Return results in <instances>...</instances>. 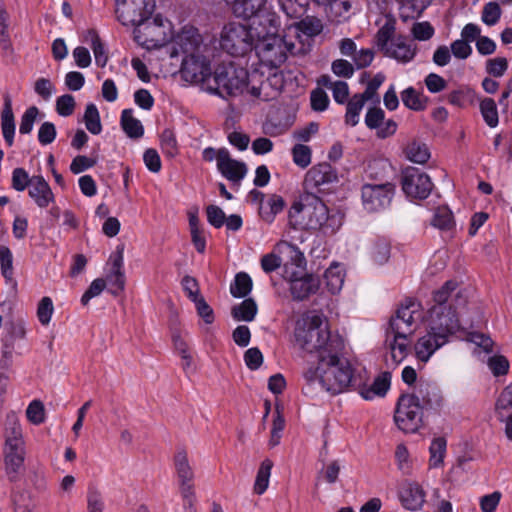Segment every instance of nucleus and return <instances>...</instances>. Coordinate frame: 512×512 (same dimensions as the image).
<instances>
[{"instance_id":"nucleus-29","label":"nucleus","mask_w":512,"mask_h":512,"mask_svg":"<svg viewBox=\"0 0 512 512\" xmlns=\"http://www.w3.org/2000/svg\"><path fill=\"white\" fill-rule=\"evenodd\" d=\"M3 109L1 111V129L6 144L10 147L14 143L15 119L12 109V99L8 93L3 97Z\"/></svg>"},{"instance_id":"nucleus-15","label":"nucleus","mask_w":512,"mask_h":512,"mask_svg":"<svg viewBox=\"0 0 512 512\" xmlns=\"http://www.w3.org/2000/svg\"><path fill=\"white\" fill-rule=\"evenodd\" d=\"M394 195V185L385 184H365L361 190L362 203L369 212H378L387 208Z\"/></svg>"},{"instance_id":"nucleus-33","label":"nucleus","mask_w":512,"mask_h":512,"mask_svg":"<svg viewBox=\"0 0 512 512\" xmlns=\"http://www.w3.org/2000/svg\"><path fill=\"white\" fill-rule=\"evenodd\" d=\"M258 307L254 299L246 298L231 309V315L236 321L251 322L255 319Z\"/></svg>"},{"instance_id":"nucleus-60","label":"nucleus","mask_w":512,"mask_h":512,"mask_svg":"<svg viewBox=\"0 0 512 512\" xmlns=\"http://www.w3.org/2000/svg\"><path fill=\"white\" fill-rule=\"evenodd\" d=\"M508 69V61L505 57H496L487 60L486 71L493 77H501Z\"/></svg>"},{"instance_id":"nucleus-39","label":"nucleus","mask_w":512,"mask_h":512,"mask_svg":"<svg viewBox=\"0 0 512 512\" xmlns=\"http://www.w3.org/2000/svg\"><path fill=\"white\" fill-rule=\"evenodd\" d=\"M282 11L290 18H301L307 12L310 0H278Z\"/></svg>"},{"instance_id":"nucleus-20","label":"nucleus","mask_w":512,"mask_h":512,"mask_svg":"<svg viewBox=\"0 0 512 512\" xmlns=\"http://www.w3.org/2000/svg\"><path fill=\"white\" fill-rule=\"evenodd\" d=\"M337 180L336 171L329 163H320L313 166L305 175L304 185L309 190L321 192L323 186Z\"/></svg>"},{"instance_id":"nucleus-5","label":"nucleus","mask_w":512,"mask_h":512,"mask_svg":"<svg viewBox=\"0 0 512 512\" xmlns=\"http://www.w3.org/2000/svg\"><path fill=\"white\" fill-rule=\"evenodd\" d=\"M457 285L456 281H446L433 293V304L428 310L429 329L445 335L447 340L460 328L456 308L451 300V294L456 290Z\"/></svg>"},{"instance_id":"nucleus-40","label":"nucleus","mask_w":512,"mask_h":512,"mask_svg":"<svg viewBox=\"0 0 512 512\" xmlns=\"http://www.w3.org/2000/svg\"><path fill=\"white\" fill-rule=\"evenodd\" d=\"M272 467L273 462L270 459H265L261 463L254 484V492L256 494L262 495L267 490Z\"/></svg>"},{"instance_id":"nucleus-22","label":"nucleus","mask_w":512,"mask_h":512,"mask_svg":"<svg viewBox=\"0 0 512 512\" xmlns=\"http://www.w3.org/2000/svg\"><path fill=\"white\" fill-rule=\"evenodd\" d=\"M447 342L448 340L445 338V335L429 329L427 334L420 337L415 343V356L418 360L427 362L435 351L444 346Z\"/></svg>"},{"instance_id":"nucleus-24","label":"nucleus","mask_w":512,"mask_h":512,"mask_svg":"<svg viewBox=\"0 0 512 512\" xmlns=\"http://www.w3.org/2000/svg\"><path fill=\"white\" fill-rule=\"evenodd\" d=\"M319 287L320 279L312 274H304L301 277L293 275L290 279V292L296 301H302L317 293Z\"/></svg>"},{"instance_id":"nucleus-52","label":"nucleus","mask_w":512,"mask_h":512,"mask_svg":"<svg viewBox=\"0 0 512 512\" xmlns=\"http://www.w3.org/2000/svg\"><path fill=\"white\" fill-rule=\"evenodd\" d=\"M395 26L392 22H386L376 34V44L383 53L390 46L391 41L395 38Z\"/></svg>"},{"instance_id":"nucleus-23","label":"nucleus","mask_w":512,"mask_h":512,"mask_svg":"<svg viewBox=\"0 0 512 512\" xmlns=\"http://www.w3.org/2000/svg\"><path fill=\"white\" fill-rule=\"evenodd\" d=\"M399 499L405 509L418 511L425 503L426 493L417 482L407 481L399 489Z\"/></svg>"},{"instance_id":"nucleus-31","label":"nucleus","mask_w":512,"mask_h":512,"mask_svg":"<svg viewBox=\"0 0 512 512\" xmlns=\"http://www.w3.org/2000/svg\"><path fill=\"white\" fill-rule=\"evenodd\" d=\"M120 125L129 138L138 139L144 134V127L141 121L133 116L132 109H124L122 111Z\"/></svg>"},{"instance_id":"nucleus-51","label":"nucleus","mask_w":512,"mask_h":512,"mask_svg":"<svg viewBox=\"0 0 512 512\" xmlns=\"http://www.w3.org/2000/svg\"><path fill=\"white\" fill-rule=\"evenodd\" d=\"M32 180L33 176H29L24 168L17 167L12 171L11 187L17 192H23L30 187Z\"/></svg>"},{"instance_id":"nucleus-58","label":"nucleus","mask_w":512,"mask_h":512,"mask_svg":"<svg viewBox=\"0 0 512 512\" xmlns=\"http://www.w3.org/2000/svg\"><path fill=\"white\" fill-rule=\"evenodd\" d=\"M54 312L53 302L50 297H43L37 308V317L39 322L46 326L50 323Z\"/></svg>"},{"instance_id":"nucleus-50","label":"nucleus","mask_w":512,"mask_h":512,"mask_svg":"<svg viewBox=\"0 0 512 512\" xmlns=\"http://www.w3.org/2000/svg\"><path fill=\"white\" fill-rule=\"evenodd\" d=\"M0 269L6 281L13 280V255L10 248L4 245L0 246Z\"/></svg>"},{"instance_id":"nucleus-44","label":"nucleus","mask_w":512,"mask_h":512,"mask_svg":"<svg viewBox=\"0 0 512 512\" xmlns=\"http://www.w3.org/2000/svg\"><path fill=\"white\" fill-rule=\"evenodd\" d=\"M447 441L444 437L434 438L429 447L430 451V466L433 468L440 467L443 464L444 456L446 454Z\"/></svg>"},{"instance_id":"nucleus-18","label":"nucleus","mask_w":512,"mask_h":512,"mask_svg":"<svg viewBox=\"0 0 512 512\" xmlns=\"http://www.w3.org/2000/svg\"><path fill=\"white\" fill-rule=\"evenodd\" d=\"M390 386V372H382L377 377H375L371 384H367L366 381L360 375H358V379L353 390L357 391L364 400L371 401L375 398L385 397L390 389Z\"/></svg>"},{"instance_id":"nucleus-1","label":"nucleus","mask_w":512,"mask_h":512,"mask_svg":"<svg viewBox=\"0 0 512 512\" xmlns=\"http://www.w3.org/2000/svg\"><path fill=\"white\" fill-rule=\"evenodd\" d=\"M343 224L339 211H330L313 192L295 200L288 210V225L293 230H319L325 235L335 234Z\"/></svg>"},{"instance_id":"nucleus-47","label":"nucleus","mask_w":512,"mask_h":512,"mask_svg":"<svg viewBox=\"0 0 512 512\" xmlns=\"http://www.w3.org/2000/svg\"><path fill=\"white\" fill-rule=\"evenodd\" d=\"M328 290L332 294L338 293L344 283V275L339 266H330L324 274Z\"/></svg>"},{"instance_id":"nucleus-17","label":"nucleus","mask_w":512,"mask_h":512,"mask_svg":"<svg viewBox=\"0 0 512 512\" xmlns=\"http://www.w3.org/2000/svg\"><path fill=\"white\" fill-rule=\"evenodd\" d=\"M202 37L198 29L193 26H184L172 39L171 57L184 54L189 56L199 52Z\"/></svg>"},{"instance_id":"nucleus-4","label":"nucleus","mask_w":512,"mask_h":512,"mask_svg":"<svg viewBox=\"0 0 512 512\" xmlns=\"http://www.w3.org/2000/svg\"><path fill=\"white\" fill-rule=\"evenodd\" d=\"M416 312V304L410 301L402 305L389 321L385 342L390 350L392 361L396 365L408 355L410 338L417 326L414 317Z\"/></svg>"},{"instance_id":"nucleus-10","label":"nucleus","mask_w":512,"mask_h":512,"mask_svg":"<svg viewBox=\"0 0 512 512\" xmlns=\"http://www.w3.org/2000/svg\"><path fill=\"white\" fill-rule=\"evenodd\" d=\"M231 5L232 12L237 18L253 19L252 24L263 27L267 24L273 29L278 16L267 10V0H225Z\"/></svg>"},{"instance_id":"nucleus-59","label":"nucleus","mask_w":512,"mask_h":512,"mask_svg":"<svg viewBox=\"0 0 512 512\" xmlns=\"http://www.w3.org/2000/svg\"><path fill=\"white\" fill-rule=\"evenodd\" d=\"M75 99L70 94H64L56 100V111L62 117H68L73 114L75 109Z\"/></svg>"},{"instance_id":"nucleus-38","label":"nucleus","mask_w":512,"mask_h":512,"mask_svg":"<svg viewBox=\"0 0 512 512\" xmlns=\"http://www.w3.org/2000/svg\"><path fill=\"white\" fill-rule=\"evenodd\" d=\"M432 225L442 231H450L455 227L452 211L447 206L438 207L432 219Z\"/></svg>"},{"instance_id":"nucleus-6","label":"nucleus","mask_w":512,"mask_h":512,"mask_svg":"<svg viewBox=\"0 0 512 512\" xmlns=\"http://www.w3.org/2000/svg\"><path fill=\"white\" fill-rule=\"evenodd\" d=\"M278 27L279 21L275 22L273 29L269 24L256 29L257 42L254 48L260 61L270 68H278L286 61L288 54L296 55L302 50L293 41L279 36Z\"/></svg>"},{"instance_id":"nucleus-36","label":"nucleus","mask_w":512,"mask_h":512,"mask_svg":"<svg viewBox=\"0 0 512 512\" xmlns=\"http://www.w3.org/2000/svg\"><path fill=\"white\" fill-rule=\"evenodd\" d=\"M252 286L251 277L245 272H240L230 285V293L235 298H244L251 292Z\"/></svg>"},{"instance_id":"nucleus-49","label":"nucleus","mask_w":512,"mask_h":512,"mask_svg":"<svg viewBox=\"0 0 512 512\" xmlns=\"http://www.w3.org/2000/svg\"><path fill=\"white\" fill-rule=\"evenodd\" d=\"M480 111L489 127H496L499 122L497 105L492 98H485L480 103Z\"/></svg>"},{"instance_id":"nucleus-55","label":"nucleus","mask_w":512,"mask_h":512,"mask_svg":"<svg viewBox=\"0 0 512 512\" xmlns=\"http://www.w3.org/2000/svg\"><path fill=\"white\" fill-rule=\"evenodd\" d=\"M487 365L492 374L496 377L506 375L510 368L508 359L503 355H494L489 357Z\"/></svg>"},{"instance_id":"nucleus-64","label":"nucleus","mask_w":512,"mask_h":512,"mask_svg":"<svg viewBox=\"0 0 512 512\" xmlns=\"http://www.w3.org/2000/svg\"><path fill=\"white\" fill-rule=\"evenodd\" d=\"M502 494L499 491H494L490 494L484 495L479 500L480 509L482 512H495Z\"/></svg>"},{"instance_id":"nucleus-9","label":"nucleus","mask_w":512,"mask_h":512,"mask_svg":"<svg viewBox=\"0 0 512 512\" xmlns=\"http://www.w3.org/2000/svg\"><path fill=\"white\" fill-rule=\"evenodd\" d=\"M423 407L418 395L402 394L397 401L394 420L400 430L415 433L422 425Z\"/></svg>"},{"instance_id":"nucleus-34","label":"nucleus","mask_w":512,"mask_h":512,"mask_svg":"<svg viewBox=\"0 0 512 512\" xmlns=\"http://www.w3.org/2000/svg\"><path fill=\"white\" fill-rule=\"evenodd\" d=\"M4 329L6 334L2 342L3 344L10 343L11 347H14V343L17 339H24L26 336L25 322L22 318L6 321Z\"/></svg>"},{"instance_id":"nucleus-54","label":"nucleus","mask_w":512,"mask_h":512,"mask_svg":"<svg viewBox=\"0 0 512 512\" xmlns=\"http://www.w3.org/2000/svg\"><path fill=\"white\" fill-rule=\"evenodd\" d=\"M501 14L502 11L498 3L488 2L483 7L481 20L488 26H494L499 22Z\"/></svg>"},{"instance_id":"nucleus-25","label":"nucleus","mask_w":512,"mask_h":512,"mask_svg":"<svg viewBox=\"0 0 512 512\" xmlns=\"http://www.w3.org/2000/svg\"><path fill=\"white\" fill-rule=\"evenodd\" d=\"M384 55L406 64L414 59L416 46L409 42L405 36L399 35L391 41L390 46L384 51Z\"/></svg>"},{"instance_id":"nucleus-63","label":"nucleus","mask_w":512,"mask_h":512,"mask_svg":"<svg viewBox=\"0 0 512 512\" xmlns=\"http://www.w3.org/2000/svg\"><path fill=\"white\" fill-rule=\"evenodd\" d=\"M310 101L311 108L319 112L326 110L330 102L327 93L321 88H317L311 92Z\"/></svg>"},{"instance_id":"nucleus-46","label":"nucleus","mask_w":512,"mask_h":512,"mask_svg":"<svg viewBox=\"0 0 512 512\" xmlns=\"http://www.w3.org/2000/svg\"><path fill=\"white\" fill-rule=\"evenodd\" d=\"M86 41L91 42V49L94 53L95 62L99 67H104L107 63L108 57L105 53L104 46L100 37L94 30H89L86 34Z\"/></svg>"},{"instance_id":"nucleus-12","label":"nucleus","mask_w":512,"mask_h":512,"mask_svg":"<svg viewBox=\"0 0 512 512\" xmlns=\"http://www.w3.org/2000/svg\"><path fill=\"white\" fill-rule=\"evenodd\" d=\"M116 4L117 18L124 26H141L155 9V0H116Z\"/></svg>"},{"instance_id":"nucleus-37","label":"nucleus","mask_w":512,"mask_h":512,"mask_svg":"<svg viewBox=\"0 0 512 512\" xmlns=\"http://www.w3.org/2000/svg\"><path fill=\"white\" fill-rule=\"evenodd\" d=\"M406 157L414 163L425 164L430 158L429 148L425 143L412 141L405 149Z\"/></svg>"},{"instance_id":"nucleus-35","label":"nucleus","mask_w":512,"mask_h":512,"mask_svg":"<svg viewBox=\"0 0 512 512\" xmlns=\"http://www.w3.org/2000/svg\"><path fill=\"white\" fill-rule=\"evenodd\" d=\"M425 9L424 0H404L399 9V16L402 21L407 22L421 17Z\"/></svg>"},{"instance_id":"nucleus-11","label":"nucleus","mask_w":512,"mask_h":512,"mask_svg":"<svg viewBox=\"0 0 512 512\" xmlns=\"http://www.w3.org/2000/svg\"><path fill=\"white\" fill-rule=\"evenodd\" d=\"M135 27L136 41L148 49L162 47L171 39L170 22L160 15Z\"/></svg>"},{"instance_id":"nucleus-28","label":"nucleus","mask_w":512,"mask_h":512,"mask_svg":"<svg viewBox=\"0 0 512 512\" xmlns=\"http://www.w3.org/2000/svg\"><path fill=\"white\" fill-rule=\"evenodd\" d=\"M174 468L179 482V489L194 487V471L188 459L187 452L180 449L174 456Z\"/></svg>"},{"instance_id":"nucleus-57","label":"nucleus","mask_w":512,"mask_h":512,"mask_svg":"<svg viewBox=\"0 0 512 512\" xmlns=\"http://www.w3.org/2000/svg\"><path fill=\"white\" fill-rule=\"evenodd\" d=\"M38 114L39 109L36 106H31L25 110L21 116V122L19 126L20 134L24 135L31 133Z\"/></svg>"},{"instance_id":"nucleus-14","label":"nucleus","mask_w":512,"mask_h":512,"mask_svg":"<svg viewBox=\"0 0 512 512\" xmlns=\"http://www.w3.org/2000/svg\"><path fill=\"white\" fill-rule=\"evenodd\" d=\"M181 73L185 80L201 83L206 87L213 78L210 61L198 52L184 56L181 64Z\"/></svg>"},{"instance_id":"nucleus-26","label":"nucleus","mask_w":512,"mask_h":512,"mask_svg":"<svg viewBox=\"0 0 512 512\" xmlns=\"http://www.w3.org/2000/svg\"><path fill=\"white\" fill-rule=\"evenodd\" d=\"M30 198L39 208H47L55 201V196L48 182L42 175H33L32 184L28 188Z\"/></svg>"},{"instance_id":"nucleus-3","label":"nucleus","mask_w":512,"mask_h":512,"mask_svg":"<svg viewBox=\"0 0 512 512\" xmlns=\"http://www.w3.org/2000/svg\"><path fill=\"white\" fill-rule=\"evenodd\" d=\"M303 378L309 386L318 384L326 392L337 395L353 390L358 379L351 363L346 359L328 362L327 365L311 364L303 372Z\"/></svg>"},{"instance_id":"nucleus-2","label":"nucleus","mask_w":512,"mask_h":512,"mask_svg":"<svg viewBox=\"0 0 512 512\" xmlns=\"http://www.w3.org/2000/svg\"><path fill=\"white\" fill-rule=\"evenodd\" d=\"M296 340L301 347L315 354L316 365H327L344 357V339L329 330L327 322L320 315H313L305 326L296 330Z\"/></svg>"},{"instance_id":"nucleus-53","label":"nucleus","mask_w":512,"mask_h":512,"mask_svg":"<svg viewBox=\"0 0 512 512\" xmlns=\"http://www.w3.org/2000/svg\"><path fill=\"white\" fill-rule=\"evenodd\" d=\"M312 151L309 146L304 144H296L292 148L293 162L300 168L304 169L311 163Z\"/></svg>"},{"instance_id":"nucleus-13","label":"nucleus","mask_w":512,"mask_h":512,"mask_svg":"<svg viewBox=\"0 0 512 512\" xmlns=\"http://www.w3.org/2000/svg\"><path fill=\"white\" fill-rule=\"evenodd\" d=\"M402 190L411 199H426L433 188L430 177L415 167H408L403 171Z\"/></svg>"},{"instance_id":"nucleus-43","label":"nucleus","mask_w":512,"mask_h":512,"mask_svg":"<svg viewBox=\"0 0 512 512\" xmlns=\"http://www.w3.org/2000/svg\"><path fill=\"white\" fill-rule=\"evenodd\" d=\"M390 251V243L384 238H378L371 246L370 255L376 264L382 265L389 260Z\"/></svg>"},{"instance_id":"nucleus-62","label":"nucleus","mask_w":512,"mask_h":512,"mask_svg":"<svg viewBox=\"0 0 512 512\" xmlns=\"http://www.w3.org/2000/svg\"><path fill=\"white\" fill-rule=\"evenodd\" d=\"M385 119V112L380 107H371L365 115V124L369 129L380 128Z\"/></svg>"},{"instance_id":"nucleus-42","label":"nucleus","mask_w":512,"mask_h":512,"mask_svg":"<svg viewBox=\"0 0 512 512\" xmlns=\"http://www.w3.org/2000/svg\"><path fill=\"white\" fill-rule=\"evenodd\" d=\"M83 119L86 129L90 133L93 135H98L102 132L100 114L97 106L94 103L87 104Z\"/></svg>"},{"instance_id":"nucleus-8","label":"nucleus","mask_w":512,"mask_h":512,"mask_svg":"<svg viewBox=\"0 0 512 512\" xmlns=\"http://www.w3.org/2000/svg\"><path fill=\"white\" fill-rule=\"evenodd\" d=\"M261 27L231 21L225 24L220 32L219 45L227 54L245 56L255 47L257 42L256 29Z\"/></svg>"},{"instance_id":"nucleus-21","label":"nucleus","mask_w":512,"mask_h":512,"mask_svg":"<svg viewBox=\"0 0 512 512\" xmlns=\"http://www.w3.org/2000/svg\"><path fill=\"white\" fill-rule=\"evenodd\" d=\"M218 171L234 184H240L247 174V166L244 162L233 159L228 149L220 148Z\"/></svg>"},{"instance_id":"nucleus-45","label":"nucleus","mask_w":512,"mask_h":512,"mask_svg":"<svg viewBox=\"0 0 512 512\" xmlns=\"http://www.w3.org/2000/svg\"><path fill=\"white\" fill-rule=\"evenodd\" d=\"M160 146L164 155L168 158H174L179 153L176 135L171 129H164L160 135Z\"/></svg>"},{"instance_id":"nucleus-19","label":"nucleus","mask_w":512,"mask_h":512,"mask_svg":"<svg viewBox=\"0 0 512 512\" xmlns=\"http://www.w3.org/2000/svg\"><path fill=\"white\" fill-rule=\"evenodd\" d=\"M13 437L6 439L5 465L7 473H17L24 462L23 440L21 429L13 428Z\"/></svg>"},{"instance_id":"nucleus-16","label":"nucleus","mask_w":512,"mask_h":512,"mask_svg":"<svg viewBox=\"0 0 512 512\" xmlns=\"http://www.w3.org/2000/svg\"><path fill=\"white\" fill-rule=\"evenodd\" d=\"M108 263L111 265V269L105 279L106 285H108V292L118 296L124 291L126 283L124 247L122 245L116 247V250L110 255Z\"/></svg>"},{"instance_id":"nucleus-41","label":"nucleus","mask_w":512,"mask_h":512,"mask_svg":"<svg viewBox=\"0 0 512 512\" xmlns=\"http://www.w3.org/2000/svg\"><path fill=\"white\" fill-rule=\"evenodd\" d=\"M401 100L407 108L414 111H422L426 108V98L413 87H408L401 92Z\"/></svg>"},{"instance_id":"nucleus-30","label":"nucleus","mask_w":512,"mask_h":512,"mask_svg":"<svg viewBox=\"0 0 512 512\" xmlns=\"http://www.w3.org/2000/svg\"><path fill=\"white\" fill-rule=\"evenodd\" d=\"M286 207V201L281 195L270 194L258 208L260 218L267 224L274 222L276 216Z\"/></svg>"},{"instance_id":"nucleus-48","label":"nucleus","mask_w":512,"mask_h":512,"mask_svg":"<svg viewBox=\"0 0 512 512\" xmlns=\"http://www.w3.org/2000/svg\"><path fill=\"white\" fill-rule=\"evenodd\" d=\"M364 104L365 102L362 99L358 98L357 95H353V97L347 102L345 114L346 124L354 127L359 123V116Z\"/></svg>"},{"instance_id":"nucleus-56","label":"nucleus","mask_w":512,"mask_h":512,"mask_svg":"<svg viewBox=\"0 0 512 512\" xmlns=\"http://www.w3.org/2000/svg\"><path fill=\"white\" fill-rule=\"evenodd\" d=\"M27 419L34 425H39L45 421V409L40 400H33L26 409Z\"/></svg>"},{"instance_id":"nucleus-27","label":"nucleus","mask_w":512,"mask_h":512,"mask_svg":"<svg viewBox=\"0 0 512 512\" xmlns=\"http://www.w3.org/2000/svg\"><path fill=\"white\" fill-rule=\"evenodd\" d=\"M419 398L423 402V409L439 411L444 406V398L439 386L430 381H420L418 386Z\"/></svg>"},{"instance_id":"nucleus-61","label":"nucleus","mask_w":512,"mask_h":512,"mask_svg":"<svg viewBox=\"0 0 512 512\" xmlns=\"http://www.w3.org/2000/svg\"><path fill=\"white\" fill-rule=\"evenodd\" d=\"M106 287V282L102 278H97L91 282L88 289L84 292L81 297V304L83 306L88 305L92 298L99 296Z\"/></svg>"},{"instance_id":"nucleus-7","label":"nucleus","mask_w":512,"mask_h":512,"mask_svg":"<svg viewBox=\"0 0 512 512\" xmlns=\"http://www.w3.org/2000/svg\"><path fill=\"white\" fill-rule=\"evenodd\" d=\"M248 71L234 63L218 65L207 91L222 98L242 94L248 87Z\"/></svg>"},{"instance_id":"nucleus-32","label":"nucleus","mask_w":512,"mask_h":512,"mask_svg":"<svg viewBox=\"0 0 512 512\" xmlns=\"http://www.w3.org/2000/svg\"><path fill=\"white\" fill-rule=\"evenodd\" d=\"M318 4L329 5L331 13L338 21L348 20L355 12V0H314Z\"/></svg>"}]
</instances>
